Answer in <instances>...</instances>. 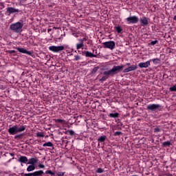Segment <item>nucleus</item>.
I'll return each instance as SVG.
<instances>
[{"mask_svg":"<svg viewBox=\"0 0 176 176\" xmlns=\"http://www.w3.org/2000/svg\"><path fill=\"white\" fill-rule=\"evenodd\" d=\"M25 131V126L21 125L19 127V125H14L12 127H10L8 130L9 134L10 135H14V134H17V133H21V131Z\"/></svg>","mask_w":176,"mask_h":176,"instance_id":"obj_1","label":"nucleus"},{"mask_svg":"<svg viewBox=\"0 0 176 176\" xmlns=\"http://www.w3.org/2000/svg\"><path fill=\"white\" fill-rule=\"evenodd\" d=\"M23 27H24L23 23L16 22L10 25V30L13 32H16V34H20L23 31Z\"/></svg>","mask_w":176,"mask_h":176,"instance_id":"obj_2","label":"nucleus"},{"mask_svg":"<svg viewBox=\"0 0 176 176\" xmlns=\"http://www.w3.org/2000/svg\"><path fill=\"white\" fill-rule=\"evenodd\" d=\"M123 65H120L118 66L114 65L112 69L109 70V72L110 73L111 75H116V74L120 72L124 68Z\"/></svg>","mask_w":176,"mask_h":176,"instance_id":"obj_3","label":"nucleus"},{"mask_svg":"<svg viewBox=\"0 0 176 176\" xmlns=\"http://www.w3.org/2000/svg\"><path fill=\"white\" fill-rule=\"evenodd\" d=\"M104 49H109L110 50H113L116 47V44L113 41H109L102 43Z\"/></svg>","mask_w":176,"mask_h":176,"instance_id":"obj_4","label":"nucleus"},{"mask_svg":"<svg viewBox=\"0 0 176 176\" xmlns=\"http://www.w3.org/2000/svg\"><path fill=\"white\" fill-rule=\"evenodd\" d=\"M78 43L76 44V50H79L80 49L83 50V47L86 46V43H85V41H87L86 36L82 38H78Z\"/></svg>","mask_w":176,"mask_h":176,"instance_id":"obj_5","label":"nucleus"},{"mask_svg":"<svg viewBox=\"0 0 176 176\" xmlns=\"http://www.w3.org/2000/svg\"><path fill=\"white\" fill-rule=\"evenodd\" d=\"M64 49L65 47L63 45H60V46L52 45L49 47V50H50V52H52L53 53H58L59 52H63Z\"/></svg>","mask_w":176,"mask_h":176,"instance_id":"obj_6","label":"nucleus"},{"mask_svg":"<svg viewBox=\"0 0 176 176\" xmlns=\"http://www.w3.org/2000/svg\"><path fill=\"white\" fill-rule=\"evenodd\" d=\"M139 20L140 19L137 16H131L126 19V21H127L128 24H137Z\"/></svg>","mask_w":176,"mask_h":176,"instance_id":"obj_7","label":"nucleus"},{"mask_svg":"<svg viewBox=\"0 0 176 176\" xmlns=\"http://www.w3.org/2000/svg\"><path fill=\"white\" fill-rule=\"evenodd\" d=\"M159 108H160V104H148L146 107V109L148 111H157Z\"/></svg>","mask_w":176,"mask_h":176,"instance_id":"obj_8","label":"nucleus"},{"mask_svg":"<svg viewBox=\"0 0 176 176\" xmlns=\"http://www.w3.org/2000/svg\"><path fill=\"white\" fill-rule=\"evenodd\" d=\"M152 60H148L146 62H141L138 64V67L140 68H148V67H151V62Z\"/></svg>","mask_w":176,"mask_h":176,"instance_id":"obj_9","label":"nucleus"},{"mask_svg":"<svg viewBox=\"0 0 176 176\" xmlns=\"http://www.w3.org/2000/svg\"><path fill=\"white\" fill-rule=\"evenodd\" d=\"M103 75L104 76L99 80L100 83H103L104 82H105V80H107V79L109 78V75H111V74L108 70V71L104 72Z\"/></svg>","mask_w":176,"mask_h":176,"instance_id":"obj_10","label":"nucleus"},{"mask_svg":"<svg viewBox=\"0 0 176 176\" xmlns=\"http://www.w3.org/2000/svg\"><path fill=\"white\" fill-rule=\"evenodd\" d=\"M140 23L142 27H146L149 24V21H148L146 16H142L140 19Z\"/></svg>","mask_w":176,"mask_h":176,"instance_id":"obj_11","label":"nucleus"},{"mask_svg":"<svg viewBox=\"0 0 176 176\" xmlns=\"http://www.w3.org/2000/svg\"><path fill=\"white\" fill-rule=\"evenodd\" d=\"M6 13H8L9 14H12L13 13H20V10L12 7H8L6 8Z\"/></svg>","mask_w":176,"mask_h":176,"instance_id":"obj_12","label":"nucleus"},{"mask_svg":"<svg viewBox=\"0 0 176 176\" xmlns=\"http://www.w3.org/2000/svg\"><path fill=\"white\" fill-rule=\"evenodd\" d=\"M15 49L16 50H18V52H19V53H22L23 54H28V56H31V54H32V53L31 52H30L24 48L16 47H15Z\"/></svg>","mask_w":176,"mask_h":176,"instance_id":"obj_13","label":"nucleus"},{"mask_svg":"<svg viewBox=\"0 0 176 176\" xmlns=\"http://www.w3.org/2000/svg\"><path fill=\"white\" fill-rule=\"evenodd\" d=\"M138 67H137V65H133L131 66H129V67L124 69L123 70L124 74H126L127 72H131V71H135Z\"/></svg>","mask_w":176,"mask_h":176,"instance_id":"obj_14","label":"nucleus"},{"mask_svg":"<svg viewBox=\"0 0 176 176\" xmlns=\"http://www.w3.org/2000/svg\"><path fill=\"white\" fill-rule=\"evenodd\" d=\"M18 162L27 164L28 163V158L26 156H21L18 158Z\"/></svg>","mask_w":176,"mask_h":176,"instance_id":"obj_15","label":"nucleus"},{"mask_svg":"<svg viewBox=\"0 0 176 176\" xmlns=\"http://www.w3.org/2000/svg\"><path fill=\"white\" fill-rule=\"evenodd\" d=\"M36 163H38V159L35 157H32L28 161L27 164H32L33 166H35Z\"/></svg>","mask_w":176,"mask_h":176,"instance_id":"obj_16","label":"nucleus"},{"mask_svg":"<svg viewBox=\"0 0 176 176\" xmlns=\"http://www.w3.org/2000/svg\"><path fill=\"white\" fill-rule=\"evenodd\" d=\"M43 148H53V146H54V144H53V143H52V142H47L45 143H44L43 144Z\"/></svg>","mask_w":176,"mask_h":176,"instance_id":"obj_17","label":"nucleus"},{"mask_svg":"<svg viewBox=\"0 0 176 176\" xmlns=\"http://www.w3.org/2000/svg\"><path fill=\"white\" fill-rule=\"evenodd\" d=\"M33 173L34 176H42L45 174V173L42 170L34 171L33 172Z\"/></svg>","mask_w":176,"mask_h":176,"instance_id":"obj_18","label":"nucleus"},{"mask_svg":"<svg viewBox=\"0 0 176 176\" xmlns=\"http://www.w3.org/2000/svg\"><path fill=\"white\" fill-rule=\"evenodd\" d=\"M28 173H31V171H34L35 170V165L30 164L27 168Z\"/></svg>","mask_w":176,"mask_h":176,"instance_id":"obj_19","label":"nucleus"},{"mask_svg":"<svg viewBox=\"0 0 176 176\" xmlns=\"http://www.w3.org/2000/svg\"><path fill=\"white\" fill-rule=\"evenodd\" d=\"M85 56L86 57H97V55H95L94 54L89 52V51H86L85 52Z\"/></svg>","mask_w":176,"mask_h":176,"instance_id":"obj_20","label":"nucleus"},{"mask_svg":"<svg viewBox=\"0 0 176 176\" xmlns=\"http://www.w3.org/2000/svg\"><path fill=\"white\" fill-rule=\"evenodd\" d=\"M105 140H107V136L103 135V136H100L98 139V142H104L105 141Z\"/></svg>","mask_w":176,"mask_h":176,"instance_id":"obj_21","label":"nucleus"},{"mask_svg":"<svg viewBox=\"0 0 176 176\" xmlns=\"http://www.w3.org/2000/svg\"><path fill=\"white\" fill-rule=\"evenodd\" d=\"M109 118H118L119 116V113H109Z\"/></svg>","mask_w":176,"mask_h":176,"instance_id":"obj_22","label":"nucleus"},{"mask_svg":"<svg viewBox=\"0 0 176 176\" xmlns=\"http://www.w3.org/2000/svg\"><path fill=\"white\" fill-rule=\"evenodd\" d=\"M151 60V61H153V64H155V65L159 64L160 63V59L159 58H153V59H150Z\"/></svg>","mask_w":176,"mask_h":176,"instance_id":"obj_23","label":"nucleus"},{"mask_svg":"<svg viewBox=\"0 0 176 176\" xmlns=\"http://www.w3.org/2000/svg\"><path fill=\"white\" fill-rule=\"evenodd\" d=\"M115 30H116V31H117V32L118 33V34H120V32H122V31H123V30L122 29V28L120 27V26H115Z\"/></svg>","mask_w":176,"mask_h":176,"instance_id":"obj_24","label":"nucleus"},{"mask_svg":"<svg viewBox=\"0 0 176 176\" xmlns=\"http://www.w3.org/2000/svg\"><path fill=\"white\" fill-rule=\"evenodd\" d=\"M66 134H67V135H74L75 134V131L73 130H68L67 131Z\"/></svg>","mask_w":176,"mask_h":176,"instance_id":"obj_25","label":"nucleus"},{"mask_svg":"<svg viewBox=\"0 0 176 176\" xmlns=\"http://www.w3.org/2000/svg\"><path fill=\"white\" fill-rule=\"evenodd\" d=\"M162 144V146H170L171 145V142H170V141L164 142Z\"/></svg>","mask_w":176,"mask_h":176,"instance_id":"obj_26","label":"nucleus"},{"mask_svg":"<svg viewBox=\"0 0 176 176\" xmlns=\"http://www.w3.org/2000/svg\"><path fill=\"white\" fill-rule=\"evenodd\" d=\"M21 175H23V176H34V172L33 173H22L21 174Z\"/></svg>","mask_w":176,"mask_h":176,"instance_id":"obj_27","label":"nucleus"},{"mask_svg":"<svg viewBox=\"0 0 176 176\" xmlns=\"http://www.w3.org/2000/svg\"><path fill=\"white\" fill-rule=\"evenodd\" d=\"M80 56L79 55H75L74 56V61H79V60H80Z\"/></svg>","mask_w":176,"mask_h":176,"instance_id":"obj_28","label":"nucleus"},{"mask_svg":"<svg viewBox=\"0 0 176 176\" xmlns=\"http://www.w3.org/2000/svg\"><path fill=\"white\" fill-rule=\"evenodd\" d=\"M86 39H87V40L85 41V42H86V43H85V45H86V44H87V45H91V41L89 40L87 37H86ZM85 46H87V45H85Z\"/></svg>","mask_w":176,"mask_h":176,"instance_id":"obj_29","label":"nucleus"},{"mask_svg":"<svg viewBox=\"0 0 176 176\" xmlns=\"http://www.w3.org/2000/svg\"><path fill=\"white\" fill-rule=\"evenodd\" d=\"M99 68H100V67H94V68L92 69L91 74H96V72H97V71H98V69H99Z\"/></svg>","mask_w":176,"mask_h":176,"instance_id":"obj_30","label":"nucleus"},{"mask_svg":"<svg viewBox=\"0 0 176 176\" xmlns=\"http://www.w3.org/2000/svg\"><path fill=\"white\" fill-rule=\"evenodd\" d=\"M36 136L40 137V138H43V137H45V135L42 132H38L36 133Z\"/></svg>","mask_w":176,"mask_h":176,"instance_id":"obj_31","label":"nucleus"},{"mask_svg":"<svg viewBox=\"0 0 176 176\" xmlns=\"http://www.w3.org/2000/svg\"><path fill=\"white\" fill-rule=\"evenodd\" d=\"M96 173H98V174H101V173H104V170L101 168H99L96 170Z\"/></svg>","mask_w":176,"mask_h":176,"instance_id":"obj_32","label":"nucleus"},{"mask_svg":"<svg viewBox=\"0 0 176 176\" xmlns=\"http://www.w3.org/2000/svg\"><path fill=\"white\" fill-rule=\"evenodd\" d=\"M170 91H176V86L173 85L169 88Z\"/></svg>","mask_w":176,"mask_h":176,"instance_id":"obj_33","label":"nucleus"},{"mask_svg":"<svg viewBox=\"0 0 176 176\" xmlns=\"http://www.w3.org/2000/svg\"><path fill=\"white\" fill-rule=\"evenodd\" d=\"M64 122H65L64 120H61V119L56 120V123H64Z\"/></svg>","mask_w":176,"mask_h":176,"instance_id":"obj_34","label":"nucleus"},{"mask_svg":"<svg viewBox=\"0 0 176 176\" xmlns=\"http://www.w3.org/2000/svg\"><path fill=\"white\" fill-rule=\"evenodd\" d=\"M21 137H23V134L16 135L14 136V139L17 140V139L21 138Z\"/></svg>","mask_w":176,"mask_h":176,"instance_id":"obj_35","label":"nucleus"},{"mask_svg":"<svg viewBox=\"0 0 176 176\" xmlns=\"http://www.w3.org/2000/svg\"><path fill=\"white\" fill-rule=\"evenodd\" d=\"M45 174H50V175H54V173L52 170H46Z\"/></svg>","mask_w":176,"mask_h":176,"instance_id":"obj_36","label":"nucleus"},{"mask_svg":"<svg viewBox=\"0 0 176 176\" xmlns=\"http://www.w3.org/2000/svg\"><path fill=\"white\" fill-rule=\"evenodd\" d=\"M159 41L157 40L155 41H153L151 43V45H152V46H155V45H156V43H157Z\"/></svg>","mask_w":176,"mask_h":176,"instance_id":"obj_37","label":"nucleus"},{"mask_svg":"<svg viewBox=\"0 0 176 176\" xmlns=\"http://www.w3.org/2000/svg\"><path fill=\"white\" fill-rule=\"evenodd\" d=\"M159 131H160V129H159V127L154 129V133H159Z\"/></svg>","mask_w":176,"mask_h":176,"instance_id":"obj_38","label":"nucleus"},{"mask_svg":"<svg viewBox=\"0 0 176 176\" xmlns=\"http://www.w3.org/2000/svg\"><path fill=\"white\" fill-rule=\"evenodd\" d=\"M38 168H45V165L40 164L38 165Z\"/></svg>","mask_w":176,"mask_h":176,"instance_id":"obj_39","label":"nucleus"},{"mask_svg":"<svg viewBox=\"0 0 176 176\" xmlns=\"http://www.w3.org/2000/svg\"><path fill=\"white\" fill-rule=\"evenodd\" d=\"M64 173L63 172H58V173H57V175L58 176H64Z\"/></svg>","mask_w":176,"mask_h":176,"instance_id":"obj_40","label":"nucleus"},{"mask_svg":"<svg viewBox=\"0 0 176 176\" xmlns=\"http://www.w3.org/2000/svg\"><path fill=\"white\" fill-rule=\"evenodd\" d=\"M9 53H10V54H13V53H16V51L15 50H10L9 51Z\"/></svg>","mask_w":176,"mask_h":176,"instance_id":"obj_41","label":"nucleus"},{"mask_svg":"<svg viewBox=\"0 0 176 176\" xmlns=\"http://www.w3.org/2000/svg\"><path fill=\"white\" fill-rule=\"evenodd\" d=\"M120 134H121V132L117 131L115 133V135H119Z\"/></svg>","mask_w":176,"mask_h":176,"instance_id":"obj_42","label":"nucleus"},{"mask_svg":"<svg viewBox=\"0 0 176 176\" xmlns=\"http://www.w3.org/2000/svg\"><path fill=\"white\" fill-rule=\"evenodd\" d=\"M74 36H75L76 38H78V36L76 35V34H73Z\"/></svg>","mask_w":176,"mask_h":176,"instance_id":"obj_43","label":"nucleus"},{"mask_svg":"<svg viewBox=\"0 0 176 176\" xmlns=\"http://www.w3.org/2000/svg\"><path fill=\"white\" fill-rule=\"evenodd\" d=\"M126 65H127L128 67H130V63H126Z\"/></svg>","mask_w":176,"mask_h":176,"instance_id":"obj_44","label":"nucleus"},{"mask_svg":"<svg viewBox=\"0 0 176 176\" xmlns=\"http://www.w3.org/2000/svg\"><path fill=\"white\" fill-rule=\"evenodd\" d=\"M173 20H176V15L173 17Z\"/></svg>","mask_w":176,"mask_h":176,"instance_id":"obj_45","label":"nucleus"},{"mask_svg":"<svg viewBox=\"0 0 176 176\" xmlns=\"http://www.w3.org/2000/svg\"><path fill=\"white\" fill-rule=\"evenodd\" d=\"M10 155H11V156H14V154L10 153Z\"/></svg>","mask_w":176,"mask_h":176,"instance_id":"obj_46","label":"nucleus"}]
</instances>
